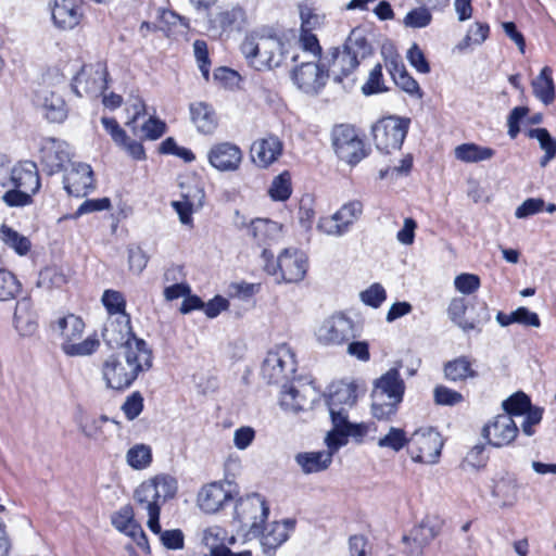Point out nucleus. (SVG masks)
<instances>
[{
  "instance_id": "c03bdc74",
  "label": "nucleus",
  "mask_w": 556,
  "mask_h": 556,
  "mask_svg": "<svg viewBox=\"0 0 556 556\" xmlns=\"http://www.w3.org/2000/svg\"><path fill=\"white\" fill-rule=\"evenodd\" d=\"M490 27L486 23L476 22L473 23L464 39L457 45V49L465 50L471 45L480 46L489 37Z\"/></svg>"
},
{
  "instance_id": "6ab92c4d",
  "label": "nucleus",
  "mask_w": 556,
  "mask_h": 556,
  "mask_svg": "<svg viewBox=\"0 0 556 556\" xmlns=\"http://www.w3.org/2000/svg\"><path fill=\"white\" fill-rule=\"evenodd\" d=\"M352 337H354L353 321L343 314L330 316L316 330L318 342L325 345H339Z\"/></svg>"
},
{
  "instance_id": "b1692460",
  "label": "nucleus",
  "mask_w": 556,
  "mask_h": 556,
  "mask_svg": "<svg viewBox=\"0 0 556 556\" xmlns=\"http://www.w3.org/2000/svg\"><path fill=\"white\" fill-rule=\"evenodd\" d=\"M64 189L74 197H84L93 188V175L90 165L71 163L63 179Z\"/></svg>"
},
{
  "instance_id": "5fc2aeb1",
  "label": "nucleus",
  "mask_w": 556,
  "mask_h": 556,
  "mask_svg": "<svg viewBox=\"0 0 556 556\" xmlns=\"http://www.w3.org/2000/svg\"><path fill=\"white\" fill-rule=\"evenodd\" d=\"M455 289L463 294H472L480 288V278L475 274H460L454 279Z\"/></svg>"
},
{
  "instance_id": "6e6552de",
  "label": "nucleus",
  "mask_w": 556,
  "mask_h": 556,
  "mask_svg": "<svg viewBox=\"0 0 556 556\" xmlns=\"http://www.w3.org/2000/svg\"><path fill=\"white\" fill-rule=\"evenodd\" d=\"M262 256L265 261V271L275 276L278 283H298L306 276L308 258L301 250L293 248L285 249L278 255L277 261H273V254L264 249Z\"/></svg>"
},
{
  "instance_id": "4d7b16f0",
  "label": "nucleus",
  "mask_w": 556,
  "mask_h": 556,
  "mask_svg": "<svg viewBox=\"0 0 556 556\" xmlns=\"http://www.w3.org/2000/svg\"><path fill=\"white\" fill-rule=\"evenodd\" d=\"M34 194L35 192L13 187L12 190H9L3 194L2 200L9 206H25L31 203Z\"/></svg>"
},
{
  "instance_id": "6e6d98bb",
  "label": "nucleus",
  "mask_w": 556,
  "mask_h": 556,
  "mask_svg": "<svg viewBox=\"0 0 556 556\" xmlns=\"http://www.w3.org/2000/svg\"><path fill=\"white\" fill-rule=\"evenodd\" d=\"M142 409L143 396L138 391L127 396L124 404L122 405V410L128 420L136 419L141 414Z\"/></svg>"
},
{
  "instance_id": "5701e85b",
  "label": "nucleus",
  "mask_w": 556,
  "mask_h": 556,
  "mask_svg": "<svg viewBox=\"0 0 556 556\" xmlns=\"http://www.w3.org/2000/svg\"><path fill=\"white\" fill-rule=\"evenodd\" d=\"M283 151L282 141L274 135L255 140L251 146V160L260 168H267L279 160Z\"/></svg>"
},
{
  "instance_id": "aec40b11",
  "label": "nucleus",
  "mask_w": 556,
  "mask_h": 556,
  "mask_svg": "<svg viewBox=\"0 0 556 556\" xmlns=\"http://www.w3.org/2000/svg\"><path fill=\"white\" fill-rule=\"evenodd\" d=\"M518 427L509 414L493 417L482 428V437L494 447L509 445L518 435Z\"/></svg>"
},
{
  "instance_id": "412c9836",
  "label": "nucleus",
  "mask_w": 556,
  "mask_h": 556,
  "mask_svg": "<svg viewBox=\"0 0 556 556\" xmlns=\"http://www.w3.org/2000/svg\"><path fill=\"white\" fill-rule=\"evenodd\" d=\"M70 148L65 141L54 138H47L42 141L40 162L49 175L63 170L65 164L70 162Z\"/></svg>"
},
{
  "instance_id": "4468645a",
  "label": "nucleus",
  "mask_w": 556,
  "mask_h": 556,
  "mask_svg": "<svg viewBox=\"0 0 556 556\" xmlns=\"http://www.w3.org/2000/svg\"><path fill=\"white\" fill-rule=\"evenodd\" d=\"M332 146L338 157L350 165L359 163L366 156L363 140L350 125L333 128Z\"/></svg>"
},
{
  "instance_id": "f704fd0d",
  "label": "nucleus",
  "mask_w": 556,
  "mask_h": 556,
  "mask_svg": "<svg viewBox=\"0 0 556 556\" xmlns=\"http://www.w3.org/2000/svg\"><path fill=\"white\" fill-rule=\"evenodd\" d=\"M494 155V149L472 142L462 143L454 149L455 159L464 163H479L491 160Z\"/></svg>"
},
{
  "instance_id": "f3484780",
  "label": "nucleus",
  "mask_w": 556,
  "mask_h": 556,
  "mask_svg": "<svg viewBox=\"0 0 556 556\" xmlns=\"http://www.w3.org/2000/svg\"><path fill=\"white\" fill-rule=\"evenodd\" d=\"M236 489V484L227 480L205 484L198 493V506L205 514H215L232 500Z\"/></svg>"
},
{
  "instance_id": "c756f323",
  "label": "nucleus",
  "mask_w": 556,
  "mask_h": 556,
  "mask_svg": "<svg viewBox=\"0 0 556 556\" xmlns=\"http://www.w3.org/2000/svg\"><path fill=\"white\" fill-rule=\"evenodd\" d=\"M13 326L23 338H30L37 332L38 317L28 299H22L16 303Z\"/></svg>"
},
{
  "instance_id": "ddd939ff",
  "label": "nucleus",
  "mask_w": 556,
  "mask_h": 556,
  "mask_svg": "<svg viewBox=\"0 0 556 556\" xmlns=\"http://www.w3.org/2000/svg\"><path fill=\"white\" fill-rule=\"evenodd\" d=\"M443 441L438 431L431 427L419 428L409 437L407 452L415 463H437Z\"/></svg>"
},
{
  "instance_id": "052dcab7",
  "label": "nucleus",
  "mask_w": 556,
  "mask_h": 556,
  "mask_svg": "<svg viewBox=\"0 0 556 556\" xmlns=\"http://www.w3.org/2000/svg\"><path fill=\"white\" fill-rule=\"evenodd\" d=\"M299 43L304 51L309 52L315 58H318L319 61L323 60L319 41L316 35H314L312 31H308L307 28H303V30H301Z\"/></svg>"
},
{
  "instance_id": "393cba45",
  "label": "nucleus",
  "mask_w": 556,
  "mask_h": 556,
  "mask_svg": "<svg viewBox=\"0 0 556 556\" xmlns=\"http://www.w3.org/2000/svg\"><path fill=\"white\" fill-rule=\"evenodd\" d=\"M83 15V0H54L51 9L53 24L63 30L76 27Z\"/></svg>"
},
{
  "instance_id": "9b49d317",
  "label": "nucleus",
  "mask_w": 556,
  "mask_h": 556,
  "mask_svg": "<svg viewBox=\"0 0 556 556\" xmlns=\"http://www.w3.org/2000/svg\"><path fill=\"white\" fill-rule=\"evenodd\" d=\"M410 119L407 117L388 116L379 119L371 127V134L378 150L390 153L402 147L407 135Z\"/></svg>"
},
{
  "instance_id": "864d4df0",
  "label": "nucleus",
  "mask_w": 556,
  "mask_h": 556,
  "mask_svg": "<svg viewBox=\"0 0 556 556\" xmlns=\"http://www.w3.org/2000/svg\"><path fill=\"white\" fill-rule=\"evenodd\" d=\"M384 90L386 88L382 83V66L381 64H376L370 71L366 84L362 87V91L364 94L369 96Z\"/></svg>"
},
{
  "instance_id": "f8f14e48",
  "label": "nucleus",
  "mask_w": 556,
  "mask_h": 556,
  "mask_svg": "<svg viewBox=\"0 0 556 556\" xmlns=\"http://www.w3.org/2000/svg\"><path fill=\"white\" fill-rule=\"evenodd\" d=\"M348 443L349 439L328 431L325 437L326 451L301 452L294 460L304 475L321 472L330 467L333 455Z\"/></svg>"
},
{
  "instance_id": "a878e982",
  "label": "nucleus",
  "mask_w": 556,
  "mask_h": 556,
  "mask_svg": "<svg viewBox=\"0 0 556 556\" xmlns=\"http://www.w3.org/2000/svg\"><path fill=\"white\" fill-rule=\"evenodd\" d=\"M9 185L16 189H25L37 193L40 189V177L37 164L33 161H22L10 169Z\"/></svg>"
},
{
  "instance_id": "bb28decb",
  "label": "nucleus",
  "mask_w": 556,
  "mask_h": 556,
  "mask_svg": "<svg viewBox=\"0 0 556 556\" xmlns=\"http://www.w3.org/2000/svg\"><path fill=\"white\" fill-rule=\"evenodd\" d=\"M112 525L119 532L130 536L136 544L143 551L149 549L148 539L141 526L134 519V511L130 506L122 507L117 513L112 516Z\"/></svg>"
},
{
  "instance_id": "c85d7f7f",
  "label": "nucleus",
  "mask_w": 556,
  "mask_h": 556,
  "mask_svg": "<svg viewBox=\"0 0 556 556\" xmlns=\"http://www.w3.org/2000/svg\"><path fill=\"white\" fill-rule=\"evenodd\" d=\"M36 102L45 112L48 121L52 123H62L67 117L66 103L58 91L41 89L36 94Z\"/></svg>"
},
{
  "instance_id": "de8ad7c7",
  "label": "nucleus",
  "mask_w": 556,
  "mask_h": 556,
  "mask_svg": "<svg viewBox=\"0 0 556 556\" xmlns=\"http://www.w3.org/2000/svg\"><path fill=\"white\" fill-rule=\"evenodd\" d=\"M409 438L403 429L391 427L389 432L378 440L379 447H387L394 452L401 451L404 446L408 447Z\"/></svg>"
},
{
  "instance_id": "72a5a7b5",
  "label": "nucleus",
  "mask_w": 556,
  "mask_h": 556,
  "mask_svg": "<svg viewBox=\"0 0 556 556\" xmlns=\"http://www.w3.org/2000/svg\"><path fill=\"white\" fill-rule=\"evenodd\" d=\"M235 542V536H229L228 532L217 525L205 528L201 534V543L208 548L210 556H212L216 551L227 548V545H232Z\"/></svg>"
},
{
  "instance_id": "bf43d9fd",
  "label": "nucleus",
  "mask_w": 556,
  "mask_h": 556,
  "mask_svg": "<svg viewBox=\"0 0 556 556\" xmlns=\"http://www.w3.org/2000/svg\"><path fill=\"white\" fill-rule=\"evenodd\" d=\"M393 81L399 88H401L406 93L418 99L422 98V91L418 83L407 73V71L400 73V75H396L393 78Z\"/></svg>"
},
{
  "instance_id": "473e14b6",
  "label": "nucleus",
  "mask_w": 556,
  "mask_h": 556,
  "mask_svg": "<svg viewBox=\"0 0 556 556\" xmlns=\"http://www.w3.org/2000/svg\"><path fill=\"white\" fill-rule=\"evenodd\" d=\"M282 227L277 222L257 218L249 227V233L258 244H269L281 236Z\"/></svg>"
},
{
  "instance_id": "f03ea898",
  "label": "nucleus",
  "mask_w": 556,
  "mask_h": 556,
  "mask_svg": "<svg viewBox=\"0 0 556 556\" xmlns=\"http://www.w3.org/2000/svg\"><path fill=\"white\" fill-rule=\"evenodd\" d=\"M357 400V386L354 382L337 381L328 388L327 405L331 419L329 431L361 444L369 432L365 422H351L349 410Z\"/></svg>"
},
{
  "instance_id": "7ed1b4c3",
  "label": "nucleus",
  "mask_w": 556,
  "mask_h": 556,
  "mask_svg": "<svg viewBox=\"0 0 556 556\" xmlns=\"http://www.w3.org/2000/svg\"><path fill=\"white\" fill-rule=\"evenodd\" d=\"M371 53L372 48L366 38L365 30L354 28L342 48H331L324 58V62L328 74L331 73L333 79L341 83L343 78L353 75L361 63Z\"/></svg>"
},
{
  "instance_id": "1a4fd4ad",
  "label": "nucleus",
  "mask_w": 556,
  "mask_h": 556,
  "mask_svg": "<svg viewBox=\"0 0 556 556\" xmlns=\"http://www.w3.org/2000/svg\"><path fill=\"white\" fill-rule=\"evenodd\" d=\"M269 507L256 493L240 497L235 506L233 521L239 528L253 536H260L261 526L267 519Z\"/></svg>"
},
{
  "instance_id": "2f4dec72",
  "label": "nucleus",
  "mask_w": 556,
  "mask_h": 556,
  "mask_svg": "<svg viewBox=\"0 0 556 556\" xmlns=\"http://www.w3.org/2000/svg\"><path fill=\"white\" fill-rule=\"evenodd\" d=\"M192 123L202 134H212L218 125L214 109L206 102H194L189 106Z\"/></svg>"
},
{
  "instance_id": "603ef678",
  "label": "nucleus",
  "mask_w": 556,
  "mask_h": 556,
  "mask_svg": "<svg viewBox=\"0 0 556 556\" xmlns=\"http://www.w3.org/2000/svg\"><path fill=\"white\" fill-rule=\"evenodd\" d=\"M362 302L374 308H378L387 299L384 288L376 282L359 293Z\"/></svg>"
},
{
  "instance_id": "49530a36",
  "label": "nucleus",
  "mask_w": 556,
  "mask_h": 556,
  "mask_svg": "<svg viewBox=\"0 0 556 556\" xmlns=\"http://www.w3.org/2000/svg\"><path fill=\"white\" fill-rule=\"evenodd\" d=\"M244 21V12L241 8H231L219 12L212 22L223 30L239 28Z\"/></svg>"
},
{
  "instance_id": "3c124183",
  "label": "nucleus",
  "mask_w": 556,
  "mask_h": 556,
  "mask_svg": "<svg viewBox=\"0 0 556 556\" xmlns=\"http://www.w3.org/2000/svg\"><path fill=\"white\" fill-rule=\"evenodd\" d=\"M110 207H111V201L109 198L89 199V200L84 201L74 214L64 216L63 218L64 219H66V218L77 219L78 217H80L85 214L105 211V210H109Z\"/></svg>"
},
{
  "instance_id": "c9c22d12",
  "label": "nucleus",
  "mask_w": 556,
  "mask_h": 556,
  "mask_svg": "<svg viewBox=\"0 0 556 556\" xmlns=\"http://www.w3.org/2000/svg\"><path fill=\"white\" fill-rule=\"evenodd\" d=\"M552 73L551 67L544 66L531 84L534 96L545 105L552 104L556 96Z\"/></svg>"
},
{
  "instance_id": "0eeeda50",
  "label": "nucleus",
  "mask_w": 556,
  "mask_h": 556,
  "mask_svg": "<svg viewBox=\"0 0 556 556\" xmlns=\"http://www.w3.org/2000/svg\"><path fill=\"white\" fill-rule=\"evenodd\" d=\"M241 52L253 68L263 71L281 64L283 43L275 35L253 31L242 41Z\"/></svg>"
},
{
  "instance_id": "ea45409f",
  "label": "nucleus",
  "mask_w": 556,
  "mask_h": 556,
  "mask_svg": "<svg viewBox=\"0 0 556 556\" xmlns=\"http://www.w3.org/2000/svg\"><path fill=\"white\" fill-rule=\"evenodd\" d=\"M362 213L363 203L358 200H353L343 204L334 214L346 233L352 225L361 217Z\"/></svg>"
},
{
  "instance_id": "69168bd1",
  "label": "nucleus",
  "mask_w": 556,
  "mask_h": 556,
  "mask_svg": "<svg viewBox=\"0 0 556 556\" xmlns=\"http://www.w3.org/2000/svg\"><path fill=\"white\" fill-rule=\"evenodd\" d=\"M528 137L536 139L544 152L556 153V139L551 136L546 128H533L528 131Z\"/></svg>"
},
{
  "instance_id": "680f3d73",
  "label": "nucleus",
  "mask_w": 556,
  "mask_h": 556,
  "mask_svg": "<svg viewBox=\"0 0 556 556\" xmlns=\"http://www.w3.org/2000/svg\"><path fill=\"white\" fill-rule=\"evenodd\" d=\"M434 402L439 405H455L463 401L462 393L444 386H438L434 389Z\"/></svg>"
},
{
  "instance_id": "4c0bfd02",
  "label": "nucleus",
  "mask_w": 556,
  "mask_h": 556,
  "mask_svg": "<svg viewBox=\"0 0 556 556\" xmlns=\"http://www.w3.org/2000/svg\"><path fill=\"white\" fill-rule=\"evenodd\" d=\"M477 375V371L472 368L471 361L467 356H459L444 365V376L453 382L476 378Z\"/></svg>"
},
{
  "instance_id": "423d86ee",
  "label": "nucleus",
  "mask_w": 556,
  "mask_h": 556,
  "mask_svg": "<svg viewBox=\"0 0 556 556\" xmlns=\"http://www.w3.org/2000/svg\"><path fill=\"white\" fill-rule=\"evenodd\" d=\"M399 364L390 368L374 382L371 413L378 420H388L397 412L405 393V382L400 375Z\"/></svg>"
},
{
  "instance_id": "13d9d810",
  "label": "nucleus",
  "mask_w": 556,
  "mask_h": 556,
  "mask_svg": "<svg viewBox=\"0 0 556 556\" xmlns=\"http://www.w3.org/2000/svg\"><path fill=\"white\" fill-rule=\"evenodd\" d=\"M545 202L540 198H529L525 200L515 211V216L519 219L535 215L544 210Z\"/></svg>"
},
{
  "instance_id": "2eb2a0df",
  "label": "nucleus",
  "mask_w": 556,
  "mask_h": 556,
  "mask_svg": "<svg viewBox=\"0 0 556 556\" xmlns=\"http://www.w3.org/2000/svg\"><path fill=\"white\" fill-rule=\"evenodd\" d=\"M102 338L110 348H123L124 351H129V348L135 346L137 342H146L131 331L128 314L110 316L104 325Z\"/></svg>"
},
{
  "instance_id": "dca6fc26",
  "label": "nucleus",
  "mask_w": 556,
  "mask_h": 556,
  "mask_svg": "<svg viewBox=\"0 0 556 556\" xmlns=\"http://www.w3.org/2000/svg\"><path fill=\"white\" fill-rule=\"evenodd\" d=\"M329 77L324 59L319 63L303 62L292 71L291 78L293 84L301 91L315 94L321 90Z\"/></svg>"
},
{
  "instance_id": "cd10ccee",
  "label": "nucleus",
  "mask_w": 556,
  "mask_h": 556,
  "mask_svg": "<svg viewBox=\"0 0 556 556\" xmlns=\"http://www.w3.org/2000/svg\"><path fill=\"white\" fill-rule=\"evenodd\" d=\"M295 521L293 519H285L282 521H274L265 528L261 526V544L265 552L276 551L288 539L294 530Z\"/></svg>"
},
{
  "instance_id": "79ce46f5",
  "label": "nucleus",
  "mask_w": 556,
  "mask_h": 556,
  "mask_svg": "<svg viewBox=\"0 0 556 556\" xmlns=\"http://www.w3.org/2000/svg\"><path fill=\"white\" fill-rule=\"evenodd\" d=\"M291 193V175L288 170H285L273 179L268 194L274 201H287Z\"/></svg>"
},
{
  "instance_id": "8fccbe9b",
  "label": "nucleus",
  "mask_w": 556,
  "mask_h": 556,
  "mask_svg": "<svg viewBox=\"0 0 556 556\" xmlns=\"http://www.w3.org/2000/svg\"><path fill=\"white\" fill-rule=\"evenodd\" d=\"M102 303L111 316L127 314L125 312L126 301L123 294L115 290H106L102 295Z\"/></svg>"
},
{
  "instance_id": "7c9ffc66",
  "label": "nucleus",
  "mask_w": 556,
  "mask_h": 556,
  "mask_svg": "<svg viewBox=\"0 0 556 556\" xmlns=\"http://www.w3.org/2000/svg\"><path fill=\"white\" fill-rule=\"evenodd\" d=\"M315 396V391L311 386H302L301 389L291 386L282 390L280 405L285 410L298 413L309 407Z\"/></svg>"
},
{
  "instance_id": "a18cd8bd",
  "label": "nucleus",
  "mask_w": 556,
  "mask_h": 556,
  "mask_svg": "<svg viewBox=\"0 0 556 556\" xmlns=\"http://www.w3.org/2000/svg\"><path fill=\"white\" fill-rule=\"evenodd\" d=\"M21 287L14 274L0 265V301L14 299L20 293Z\"/></svg>"
},
{
  "instance_id": "0e129e2a",
  "label": "nucleus",
  "mask_w": 556,
  "mask_h": 556,
  "mask_svg": "<svg viewBox=\"0 0 556 556\" xmlns=\"http://www.w3.org/2000/svg\"><path fill=\"white\" fill-rule=\"evenodd\" d=\"M431 22V14L426 8H418L409 11L405 18L404 24L408 27L421 28L429 25Z\"/></svg>"
},
{
  "instance_id": "4be33fe9",
  "label": "nucleus",
  "mask_w": 556,
  "mask_h": 556,
  "mask_svg": "<svg viewBox=\"0 0 556 556\" xmlns=\"http://www.w3.org/2000/svg\"><path fill=\"white\" fill-rule=\"evenodd\" d=\"M108 68L103 63H96L83 66L80 73L76 76V88H83L89 96H99L108 88Z\"/></svg>"
},
{
  "instance_id": "f257e3e1",
  "label": "nucleus",
  "mask_w": 556,
  "mask_h": 556,
  "mask_svg": "<svg viewBox=\"0 0 556 556\" xmlns=\"http://www.w3.org/2000/svg\"><path fill=\"white\" fill-rule=\"evenodd\" d=\"M153 365V353L147 342H137L129 351L108 355L100 367L106 389L124 391L132 386L141 372Z\"/></svg>"
},
{
  "instance_id": "774afa93",
  "label": "nucleus",
  "mask_w": 556,
  "mask_h": 556,
  "mask_svg": "<svg viewBox=\"0 0 556 556\" xmlns=\"http://www.w3.org/2000/svg\"><path fill=\"white\" fill-rule=\"evenodd\" d=\"M511 317L515 319V324L526 327L539 328L541 326L539 315L525 306H520L511 312Z\"/></svg>"
},
{
  "instance_id": "e433bc0d",
  "label": "nucleus",
  "mask_w": 556,
  "mask_h": 556,
  "mask_svg": "<svg viewBox=\"0 0 556 556\" xmlns=\"http://www.w3.org/2000/svg\"><path fill=\"white\" fill-rule=\"evenodd\" d=\"M467 301L464 298H453L447 306V316L453 324L459 327L464 332L478 330L479 321L475 319H467Z\"/></svg>"
},
{
  "instance_id": "39448f33",
  "label": "nucleus",
  "mask_w": 556,
  "mask_h": 556,
  "mask_svg": "<svg viewBox=\"0 0 556 556\" xmlns=\"http://www.w3.org/2000/svg\"><path fill=\"white\" fill-rule=\"evenodd\" d=\"M51 330L61 340L62 352L70 357L90 356L100 346V340L96 333L83 340L85 323L75 314L59 317L51 324Z\"/></svg>"
},
{
  "instance_id": "e2e57ef3",
  "label": "nucleus",
  "mask_w": 556,
  "mask_h": 556,
  "mask_svg": "<svg viewBox=\"0 0 556 556\" xmlns=\"http://www.w3.org/2000/svg\"><path fill=\"white\" fill-rule=\"evenodd\" d=\"M407 60L417 72L421 74H428L430 72V65L417 43H413L407 51Z\"/></svg>"
},
{
  "instance_id": "338daca9",
  "label": "nucleus",
  "mask_w": 556,
  "mask_h": 556,
  "mask_svg": "<svg viewBox=\"0 0 556 556\" xmlns=\"http://www.w3.org/2000/svg\"><path fill=\"white\" fill-rule=\"evenodd\" d=\"M317 229L324 235L331 237H341L345 233L339 220L336 218V214L320 217Z\"/></svg>"
},
{
  "instance_id": "09e8293b",
  "label": "nucleus",
  "mask_w": 556,
  "mask_h": 556,
  "mask_svg": "<svg viewBox=\"0 0 556 556\" xmlns=\"http://www.w3.org/2000/svg\"><path fill=\"white\" fill-rule=\"evenodd\" d=\"M505 413L513 415H523L527 410L531 408L530 399L522 392H517L506 399L502 404Z\"/></svg>"
},
{
  "instance_id": "a19ab883",
  "label": "nucleus",
  "mask_w": 556,
  "mask_h": 556,
  "mask_svg": "<svg viewBox=\"0 0 556 556\" xmlns=\"http://www.w3.org/2000/svg\"><path fill=\"white\" fill-rule=\"evenodd\" d=\"M127 464L137 470L144 469L152 462V450L149 445L139 443L130 447L126 453Z\"/></svg>"
},
{
  "instance_id": "a211bd4d",
  "label": "nucleus",
  "mask_w": 556,
  "mask_h": 556,
  "mask_svg": "<svg viewBox=\"0 0 556 556\" xmlns=\"http://www.w3.org/2000/svg\"><path fill=\"white\" fill-rule=\"evenodd\" d=\"M208 164L220 173L237 172L243 161V152L239 146L230 141L216 142L206 153Z\"/></svg>"
},
{
  "instance_id": "20e7f679",
  "label": "nucleus",
  "mask_w": 556,
  "mask_h": 556,
  "mask_svg": "<svg viewBox=\"0 0 556 556\" xmlns=\"http://www.w3.org/2000/svg\"><path fill=\"white\" fill-rule=\"evenodd\" d=\"M178 490L177 480L166 473L143 481L134 493L139 509L148 515L147 526L153 533L161 532L160 513L162 505L175 497Z\"/></svg>"
},
{
  "instance_id": "9d476101",
  "label": "nucleus",
  "mask_w": 556,
  "mask_h": 556,
  "mask_svg": "<svg viewBox=\"0 0 556 556\" xmlns=\"http://www.w3.org/2000/svg\"><path fill=\"white\" fill-rule=\"evenodd\" d=\"M296 370V362L291 348L280 344L269 350L263 361L261 375L268 383H282L287 381Z\"/></svg>"
},
{
  "instance_id": "58836bf2",
  "label": "nucleus",
  "mask_w": 556,
  "mask_h": 556,
  "mask_svg": "<svg viewBox=\"0 0 556 556\" xmlns=\"http://www.w3.org/2000/svg\"><path fill=\"white\" fill-rule=\"evenodd\" d=\"M0 239L1 241L13 249L18 255H26L31 247L29 239L21 233H18L13 228L2 225L0 228Z\"/></svg>"
},
{
  "instance_id": "37998d69",
  "label": "nucleus",
  "mask_w": 556,
  "mask_h": 556,
  "mask_svg": "<svg viewBox=\"0 0 556 556\" xmlns=\"http://www.w3.org/2000/svg\"><path fill=\"white\" fill-rule=\"evenodd\" d=\"M181 200L189 203V206L200 210L204 204L205 192L202 185L195 180H188L180 184Z\"/></svg>"
}]
</instances>
